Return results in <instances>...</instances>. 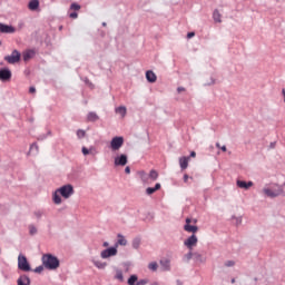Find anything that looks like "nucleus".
<instances>
[{
  "mask_svg": "<svg viewBox=\"0 0 285 285\" xmlns=\"http://www.w3.org/2000/svg\"><path fill=\"white\" fill-rule=\"evenodd\" d=\"M148 278H142V279H139V277L137 275H131L128 281H127V284L128 285H146L148 284Z\"/></svg>",
  "mask_w": 285,
  "mask_h": 285,
  "instance_id": "obj_7",
  "label": "nucleus"
},
{
  "mask_svg": "<svg viewBox=\"0 0 285 285\" xmlns=\"http://www.w3.org/2000/svg\"><path fill=\"white\" fill-rule=\"evenodd\" d=\"M213 19L216 23H222V13H219V10H214Z\"/></svg>",
  "mask_w": 285,
  "mask_h": 285,
  "instance_id": "obj_20",
  "label": "nucleus"
},
{
  "mask_svg": "<svg viewBox=\"0 0 285 285\" xmlns=\"http://www.w3.org/2000/svg\"><path fill=\"white\" fill-rule=\"evenodd\" d=\"M225 266H227V267L235 266V262L228 261L225 263Z\"/></svg>",
  "mask_w": 285,
  "mask_h": 285,
  "instance_id": "obj_36",
  "label": "nucleus"
},
{
  "mask_svg": "<svg viewBox=\"0 0 285 285\" xmlns=\"http://www.w3.org/2000/svg\"><path fill=\"white\" fill-rule=\"evenodd\" d=\"M161 188V184H156L155 185V187H148L147 189H146V193L148 194V195H154V193H157V190H159Z\"/></svg>",
  "mask_w": 285,
  "mask_h": 285,
  "instance_id": "obj_19",
  "label": "nucleus"
},
{
  "mask_svg": "<svg viewBox=\"0 0 285 285\" xmlns=\"http://www.w3.org/2000/svg\"><path fill=\"white\" fill-rule=\"evenodd\" d=\"M141 179H142V181H148V176H146V173H142L141 174Z\"/></svg>",
  "mask_w": 285,
  "mask_h": 285,
  "instance_id": "obj_38",
  "label": "nucleus"
},
{
  "mask_svg": "<svg viewBox=\"0 0 285 285\" xmlns=\"http://www.w3.org/2000/svg\"><path fill=\"white\" fill-rule=\"evenodd\" d=\"M32 150H37V142L31 144L30 153H32Z\"/></svg>",
  "mask_w": 285,
  "mask_h": 285,
  "instance_id": "obj_37",
  "label": "nucleus"
},
{
  "mask_svg": "<svg viewBox=\"0 0 285 285\" xmlns=\"http://www.w3.org/2000/svg\"><path fill=\"white\" fill-rule=\"evenodd\" d=\"M146 79L149 81V83H155V81H157V75L149 70L146 72Z\"/></svg>",
  "mask_w": 285,
  "mask_h": 285,
  "instance_id": "obj_18",
  "label": "nucleus"
},
{
  "mask_svg": "<svg viewBox=\"0 0 285 285\" xmlns=\"http://www.w3.org/2000/svg\"><path fill=\"white\" fill-rule=\"evenodd\" d=\"M177 92H186V88H184V87H178V88H177Z\"/></svg>",
  "mask_w": 285,
  "mask_h": 285,
  "instance_id": "obj_42",
  "label": "nucleus"
},
{
  "mask_svg": "<svg viewBox=\"0 0 285 285\" xmlns=\"http://www.w3.org/2000/svg\"><path fill=\"white\" fill-rule=\"evenodd\" d=\"M88 121H98L99 120V116H97V114L95 112H89L87 116Z\"/></svg>",
  "mask_w": 285,
  "mask_h": 285,
  "instance_id": "obj_26",
  "label": "nucleus"
},
{
  "mask_svg": "<svg viewBox=\"0 0 285 285\" xmlns=\"http://www.w3.org/2000/svg\"><path fill=\"white\" fill-rule=\"evenodd\" d=\"M190 157H197V153L191 151V153H190Z\"/></svg>",
  "mask_w": 285,
  "mask_h": 285,
  "instance_id": "obj_48",
  "label": "nucleus"
},
{
  "mask_svg": "<svg viewBox=\"0 0 285 285\" xmlns=\"http://www.w3.org/2000/svg\"><path fill=\"white\" fill-rule=\"evenodd\" d=\"M72 195H75V187L72 185H63L53 193L52 199L55 204L59 205L61 204V197L70 199Z\"/></svg>",
  "mask_w": 285,
  "mask_h": 285,
  "instance_id": "obj_1",
  "label": "nucleus"
},
{
  "mask_svg": "<svg viewBox=\"0 0 285 285\" xmlns=\"http://www.w3.org/2000/svg\"><path fill=\"white\" fill-rule=\"evenodd\" d=\"M185 259H187V262H190V259H194V253L189 250V253L185 255Z\"/></svg>",
  "mask_w": 285,
  "mask_h": 285,
  "instance_id": "obj_33",
  "label": "nucleus"
},
{
  "mask_svg": "<svg viewBox=\"0 0 285 285\" xmlns=\"http://www.w3.org/2000/svg\"><path fill=\"white\" fill-rule=\"evenodd\" d=\"M42 264L45 268H48V271H57L60 266L59 258H57V256H52V254H45L42 256Z\"/></svg>",
  "mask_w": 285,
  "mask_h": 285,
  "instance_id": "obj_2",
  "label": "nucleus"
},
{
  "mask_svg": "<svg viewBox=\"0 0 285 285\" xmlns=\"http://www.w3.org/2000/svg\"><path fill=\"white\" fill-rule=\"evenodd\" d=\"M121 146H124V137L116 136L111 139V141H110L111 150L117 151V150H119V148H121Z\"/></svg>",
  "mask_w": 285,
  "mask_h": 285,
  "instance_id": "obj_6",
  "label": "nucleus"
},
{
  "mask_svg": "<svg viewBox=\"0 0 285 285\" xmlns=\"http://www.w3.org/2000/svg\"><path fill=\"white\" fill-rule=\"evenodd\" d=\"M126 164H128V156L122 154L115 158V166H126Z\"/></svg>",
  "mask_w": 285,
  "mask_h": 285,
  "instance_id": "obj_13",
  "label": "nucleus"
},
{
  "mask_svg": "<svg viewBox=\"0 0 285 285\" xmlns=\"http://www.w3.org/2000/svg\"><path fill=\"white\" fill-rule=\"evenodd\" d=\"M37 6H39V2H37Z\"/></svg>",
  "mask_w": 285,
  "mask_h": 285,
  "instance_id": "obj_53",
  "label": "nucleus"
},
{
  "mask_svg": "<svg viewBox=\"0 0 285 285\" xmlns=\"http://www.w3.org/2000/svg\"><path fill=\"white\" fill-rule=\"evenodd\" d=\"M158 177H159V173H157V170L155 169H151L149 173V179L151 181H157Z\"/></svg>",
  "mask_w": 285,
  "mask_h": 285,
  "instance_id": "obj_23",
  "label": "nucleus"
},
{
  "mask_svg": "<svg viewBox=\"0 0 285 285\" xmlns=\"http://www.w3.org/2000/svg\"><path fill=\"white\" fill-rule=\"evenodd\" d=\"M194 259H202V255L199 253H194Z\"/></svg>",
  "mask_w": 285,
  "mask_h": 285,
  "instance_id": "obj_39",
  "label": "nucleus"
},
{
  "mask_svg": "<svg viewBox=\"0 0 285 285\" xmlns=\"http://www.w3.org/2000/svg\"><path fill=\"white\" fill-rule=\"evenodd\" d=\"M35 55H36L35 50H32V49L26 50L22 53L23 61H30V59H32V57H35Z\"/></svg>",
  "mask_w": 285,
  "mask_h": 285,
  "instance_id": "obj_16",
  "label": "nucleus"
},
{
  "mask_svg": "<svg viewBox=\"0 0 285 285\" xmlns=\"http://www.w3.org/2000/svg\"><path fill=\"white\" fill-rule=\"evenodd\" d=\"M0 46H1V41H0Z\"/></svg>",
  "mask_w": 285,
  "mask_h": 285,
  "instance_id": "obj_54",
  "label": "nucleus"
},
{
  "mask_svg": "<svg viewBox=\"0 0 285 285\" xmlns=\"http://www.w3.org/2000/svg\"><path fill=\"white\" fill-rule=\"evenodd\" d=\"M29 92H30L31 95H33V92H37V88H36V87H30V88H29Z\"/></svg>",
  "mask_w": 285,
  "mask_h": 285,
  "instance_id": "obj_40",
  "label": "nucleus"
},
{
  "mask_svg": "<svg viewBox=\"0 0 285 285\" xmlns=\"http://www.w3.org/2000/svg\"><path fill=\"white\" fill-rule=\"evenodd\" d=\"M33 273H37V268L33 269Z\"/></svg>",
  "mask_w": 285,
  "mask_h": 285,
  "instance_id": "obj_52",
  "label": "nucleus"
},
{
  "mask_svg": "<svg viewBox=\"0 0 285 285\" xmlns=\"http://www.w3.org/2000/svg\"><path fill=\"white\" fill-rule=\"evenodd\" d=\"M102 246H104V248H108V247L110 246V244H109L108 242H105V243L102 244Z\"/></svg>",
  "mask_w": 285,
  "mask_h": 285,
  "instance_id": "obj_46",
  "label": "nucleus"
},
{
  "mask_svg": "<svg viewBox=\"0 0 285 285\" xmlns=\"http://www.w3.org/2000/svg\"><path fill=\"white\" fill-rule=\"evenodd\" d=\"M197 242H199V239L197 238V235L193 234L187 239H185L184 246H186L189 250H193V248L197 246Z\"/></svg>",
  "mask_w": 285,
  "mask_h": 285,
  "instance_id": "obj_8",
  "label": "nucleus"
},
{
  "mask_svg": "<svg viewBox=\"0 0 285 285\" xmlns=\"http://www.w3.org/2000/svg\"><path fill=\"white\" fill-rule=\"evenodd\" d=\"M284 190L282 187L277 186L275 189H264L265 195L267 197H278V195H282Z\"/></svg>",
  "mask_w": 285,
  "mask_h": 285,
  "instance_id": "obj_12",
  "label": "nucleus"
},
{
  "mask_svg": "<svg viewBox=\"0 0 285 285\" xmlns=\"http://www.w3.org/2000/svg\"><path fill=\"white\" fill-rule=\"evenodd\" d=\"M0 32L2 35H14V32H17V29L10 24L0 22Z\"/></svg>",
  "mask_w": 285,
  "mask_h": 285,
  "instance_id": "obj_10",
  "label": "nucleus"
},
{
  "mask_svg": "<svg viewBox=\"0 0 285 285\" xmlns=\"http://www.w3.org/2000/svg\"><path fill=\"white\" fill-rule=\"evenodd\" d=\"M35 233H37V227L30 226V235H35Z\"/></svg>",
  "mask_w": 285,
  "mask_h": 285,
  "instance_id": "obj_34",
  "label": "nucleus"
},
{
  "mask_svg": "<svg viewBox=\"0 0 285 285\" xmlns=\"http://www.w3.org/2000/svg\"><path fill=\"white\" fill-rule=\"evenodd\" d=\"M4 61H7V63H19L21 61V52L14 49L10 56L4 57Z\"/></svg>",
  "mask_w": 285,
  "mask_h": 285,
  "instance_id": "obj_5",
  "label": "nucleus"
},
{
  "mask_svg": "<svg viewBox=\"0 0 285 285\" xmlns=\"http://www.w3.org/2000/svg\"><path fill=\"white\" fill-rule=\"evenodd\" d=\"M70 19H77V17H79V14L77 12H71L69 14Z\"/></svg>",
  "mask_w": 285,
  "mask_h": 285,
  "instance_id": "obj_35",
  "label": "nucleus"
},
{
  "mask_svg": "<svg viewBox=\"0 0 285 285\" xmlns=\"http://www.w3.org/2000/svg\"><path fill=\"white\" fill-rule=\"evenodd\" d=\"M185 222L186 224L184 225V230L186 233H193V235H195V233L199 230V227H197V225H191V224H197V219L186 218Z\"/></svg>",
  "mask_w": 285,
  "mask_h": 285,
  "instance_id": "obj_4",
  "label": "nucleus"
},
{
  "mask_svg": "<svg viewBox=\"0 0 285 285\" xmlns=\"http://www.w3.org/2000/svg\"><path fill=\"white\" fill-rule=\"evenodd\" d=\"M12 79V71L8 68L0 69V81L6 82Z\"/></svg>",
  "mask_w": 285,
  "mask_h": 285,
  "instance_id": "obj_11",
  "label": "nucleus"
},
{
  "mask_svg": "<svg viewBox=\"0 0 285 285\" xmlns=\"http://www.w3.org/2000/svg\"><path fill=\"white\" fill-rule=\"evenodd\" d=\"M232 284H235V278L232 279Z\"/></svg>",
  "mask_w": 285,
  "mask_h": 285,
  "instance_id": "obj_51",
  "label": "nucleus"
},
{
  "mask_svg": "<svg viewBox=\"0 0 285 285\" xmlns=\"http://www.w3.org/2000/svg\"><path fill=\"white\" fill-rule=\"evenodd\" d=\"M216 148H222V145L219 142H217Z\"/></svg>",
  "mask_w": 285,
  "mask_h": 285,
  "instance_id": "obj_50",
  "label": "nucleus"
},
{
  "mask_svg": "<svg viewBox=\"0 0 285 285\" xmlns=\"http://www.w3.org/2000/svg\"><path fill=\"white\" fill-rule=\"evenodd\" d=\"M82 155L88 156V155H95V147H91V148H86V147H82Z\"/></svg>",
  "mask_w": 285,
  "mask_h": 285,
  "instance_id": "obj_25",
  "label": "nucleus"
},
{
  "mask_svg": "<svg viewBox=\"0 0 285 285\" xmlns=\"http://www.w3.org/2000/svg\"><path fill=\"white\" fill-rule=\"evenodd\" d=\"M132 246H134L135 248H139V240H134Z\"/></svg>",
  "mask_w": 285,
  "mask_h": 285,
  "instance_id": "obj_43",
  "label": "nucleus"
},
{
  "mask_svg": "<svg viewBox=\"0 0 285 285\" xmlns=\"http://www.w3.org/2000/svg\"><path fill=\"white\" fill-rule=\"evenodd\" d=\"M116 279L124 282V273L120 269L116 272Z\"/></svg>",
  "mask_w": 285,
  "mask_h": 285,
  "instance_id": "obj_30",
  "label": "nucleus"
},
{
  "mask_svg": "<svg viewBox=\"0 0 285 285\" xmlns=\"http://www.w3.org/2000/svg\"><path fill=\"white\" fill-rule=\"evenodd\" d=\"M220 150H223V153H226V150H227V149H226V146H222V147H220Z\"/></svg>",
  "mask_w": 285,
  "mask_h": 285,
  "instance_id": "obj_49",
  "label": "nucleus"
},
{
  "mask_svg": "<svg viewBox=\"0 0 285 285\" xmlns=\"http://www.w3.org/2000/svg\"><path fill=\"white\" fill-rule=\"evenodd\" d=\"M193 37H195V32H188L187 33V39H193Z\"/></svg>",
  "mask_w": 285,
  "mask_h": 285,
  "instance_id": "obj_41",
  "label": "nucleus"
},
{
  "mask_svg": "<svg viewBox=\"0 0 285 285\" xmlns=\"http://www.w3.org/2000/svg\"><path fill=\"white\" fill-rule=\"evenodd\" d=\"M188 179H189L188 174H185V175H184V181H185V184H188Z\"/></svg>",
  "mask_w": 285,
  "mask_h": 285,
  "instance_id": "obj_44",
  "label": "nucleus"
},
{
  "mask_svg": "<svg viewBox=\"0 0 285 285\" xmlns=\"http://www.w3.org/2000/svg\"><path fill=\"white\" fill-rule=\"evenodd\" d=\"M70 10H76V11L81 10V6H79L78 3H71Z\"/></svg>",
  "mask_w": 285,
  "mask_h": 285,
  "instance_id": "obj_32",
  "label": "nucleus"
},
{
  "mask_svg": "<svg viewBox=\"0 0 285 285\" xmlns=\"http://www.w3.org/2000/svg\"><path fill=\"white\" fill-rule=\"evenodd\" d=\"M117 255V246L116 247H109L107 249H104L100 253L101 259H108V257H115Z\"/></svg>",
  "mask_w": 285,
  "mask_h": 285,
  "instance_id": "obj_9",
  "label": "nucleus"
},
{
  "mask_svg": "<svg viewBox=\"0 0 285 285\" xmlns=\"http://www.w3.org/2000/svg\"><path fill=\"white\" fill-rule=\"evenodd\" d=\"M41 271H43V267L41 266L37 267V273H41Z\"/></svg>",
  "mask_w": 285,
  "mask_h": 285,
  "instance_id": "obj_47",
  "label": "nucleus"
},
{
  "mask_svg": "<svg viewBox=\"0 0 285 285\" xmlns=\"http://www.w3.org/2000/svg\"><path fill=\"white\" fill-rule=\"evenodd\" d=\"M18 268L23 273H29V271H31L30 263H28V258L23 256V254L18 256Z\"/></svg>",
  "mask_w": 285,
  "mask_h": 285,
  "instance_id": "obj_3",
  "label": "nucleus"
},
{
  "mask_svg": "<svg viewBox=\"0 0 285 285\" xmlns=\"http://www.w3.org/2000/svg\"><path fill=\"white\" fill-rule=\"evenodd\" d=\"M148 268H149V271H157L158 265H157V263L153 262V263H150V264L148 265Z\"/></svg>",
  "mask_w": 285,
  "mask_h": 285,
  "instance_id": "obj_31",
  "label": "nucleus"
},
{
  "mask_svg": "<svg viewBox=\"0 0 285 285\" xmlns=\"http://www.w3.org/2000/svg\"><path fill=\"white\" fill-rule=\"evenodd\" d=\"M117 244H118V246H126L128 244V240H126V237H124V235L118 234Z\"/></svg>",
  "mask_w": 285,
  "mask_h": 285,
  "instance_id": "obj_24",
  "label": "nucleus"
},
{
  "mask_svg": "<svg viewBox=\"0 0 285 285\" xmlns=\"http://www.w3.org/2000/svg\"><path fill=\"white\" fill-rule=\"evenodd\" d=\"M94 266H96V268H105L107 264L100 261H94Z\"/></svg>",
  "mask_w": 285,
  "mask_h": 285,
  "instance_id": "obj_27",
  "label": "nucleus"
},
{
  "mask_svg": "<svg viewBox=\"0 0 285 285\" xmlns=\"http://www.w3.org/2000/svg\"><path fill=\"white\" fill-rule=\"evenodd\" d=\"M160 266L163 271H170V261L169 259H161Z\"/></svg>",
  "mask_w": 285,
  "mask_h": 285,
  "instance_id": "obj_21",
  "label": "nucleus"
},
{
  "mask_svg": "<svg viewBox=\"0 0 285 285\" xmlns=\"http://www.w3.org/2000/svg\"><path fill=\"white\" fill-rule=\"evenodd\" d=\"M116 112H117V115H120L121 118L124 119V117H126V115H127V109H126V107L120 106V107L116 108Z\"/></svg>",
  "mask_w": 285,
  "mask_h": 285,
  "instance_id": "obj_22",
  "label": "nucleus"
},
{
  "mask_svg": "<svg viewBox=\"0 0 285 285\" xmlns=\"http://www.w3.org/2000/svg\"><path fill=\"white\" fill-rule=\"evenodd\" d=\"M17 283H18V285H30V277H28V275H26V274L20 275Z\"/></svg>",
  "mask_w": 285,
  "mask_h": 285,
  "instance_id": "obj_15",
  "label": "nucleus"
},
{
  "mask_svg": "<svg viewBox=\"0 0 285 285\" xmlns=\"http://www.w3.org/2000/svg\"><path fill=\"white\" fill-rule=\"evenodd\" d=\"M125 173H126L127 175H130V167H126V168H125Z\"/></svg>",
  "mask_w": 285,
  "mask_h": 285,
  "instance_id": "obj_45",
  "label": "nucleus"
},
{
  "mask_svg": "<svg viewBox=\"0 0 285 285\" xmlns=\"http://www.w3.org/2000/svg\"><path fill=\"white\" fill-rule=\"evenodd\" d=\"M77 137H78V139H83V137H86V130L79 129L77 131Z\"/></svg>",
  "mask_w": 285,
  "mask_h": 285,
  "instance_id": "obj_29",
  "label": "nucleus"
},
{
  "mask_svg": "<svg viewBox=\"0 0 285 285\" xmlns=\"http://www.w3.org/2000/svg\"><path fill=\"white\" fill-rule=\"evenodd\" d=\"M188 161H190V157L184 156L179 158V166L181 170H186V168H188Z\"/></svg>",
  "mask_w": 285,
  "mask_h": 285,
  "instance_id": "obj_14",
  "label": "nucleus"
},
{
  "mask_svg": "<svg viewBox=\"0 0 285 285\" xmlns=\"http://www.w3.org/2000/svg\"><path fill=\"white\" fill-rule=\"evenodd\" d=\"M29 10H37V0H31L28 6Z\"/></svg>",
  "mask_w": 285,
  "mask_h": 285,
  "instance_id": "obj_28",
  "label": "nucleus"
},
{
  "mask_svg": "<svg viewBox=\"0 0 285 285\" xmlns=\"http://www.w3.org/2000/svg\"><path fill=\"white\" fill-rule=\"evenodd\" d=\"M237 186L238 188H244L245 190H248V188H250L253 186V181H244V180H237Z\"/></svg>",
  "mask_w": 285,
  "mask_h": 285,
  "instance_id": "obj_17",
  "label": "nucleus"
}]
</instances>
